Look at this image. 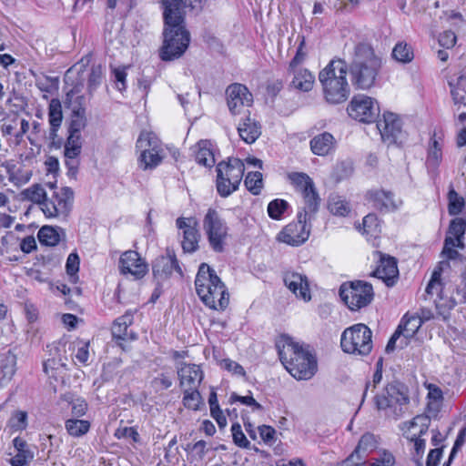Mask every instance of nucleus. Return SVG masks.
<instances>
[{
	"mask_svg": "<svg viewBox=\"0 0 466 466\" xmlns=\"http://www.w3.org/2000/svg\"><path fill=\"white\" fill-rule=\"evenodd\" d=\"M392 57L400 63H410L414 57L413 50L407 43L400 42L392 50Z\"/></svg>",
	"mask_w": 466,
	"mask_h": 466,
	"instance_id": "43",
	"label": "nucleus"
},
{
	"mask_svg": "<svg viewBox=\"0 0 466 466\" xmlns=\"http://www.w3.org/2000/svg\"><path fill=\"white\" fill-rule=\"evenodd\" d=\"M163 15L164 42L160 50V57L163 61H171L179 58L187 49L190 43V34L185 25V18L176 20L167 19Z\"/></svg>",
	"mask_w": 466,
	"mask_h": 466,
	"instance_id": "5",
	"label": "nucleus"
},
{
	"mask_svg": "<svg viewBox=\"0 0 466 466\" xmlns=\"http://www.w3.org/2000/svg\"><path fill=\"white\" fill-rule=\"evenodd\" d=\"M22 194L25 199L40 205L41 208H43V202L47 197V193L39 184H35L25 189Z\"/></svg>",
	"mask_w": 466,
	"mask_h": 466,
	"instance_id": "44",
	"label": "nucleus"
},
{
	"mask_svg": "<svg viewBox=\"0 0 466 466\" xmlns=\"http://www.w3.org/2000/svg\"><path fill=\"white\" fill-rule=\"evenodd\" d=\"M371 284L360 280L343 283L339 289V296L350 309L358 310L368 306L373 299Z\"/></svg>",
	"mask_w": 466,
	"mask_h": 466,
	"instance_id": "10",
	"label": "nucleus"
},
{
	"mask_svg": "<svg viewBox=\"0 0 466 466\" xmlns=\"http://www.w3.org/2000/svg\"><path fill=\"white\" fill-rule=\"evenodd\" d=\"M291 71L294 76L290 86L293 88L302 92H309L312 89L315 77L308 69H294Z\"/></svg>",
	"mask_w": 466,
	"mask_h": 466,
	"instance_id": "34",
	"label": "nucleus"
},
{
	"mask_svg": "<svg viewBox=\"0 0 466 466\" xmlns=\"http://www.w3.org/2000/svg\"><path fill=\"white\" fill-rule=\"evenodd\" d=\"M422 325V319L419 316L405 315L401 319L397 329L401 330V335L405 339L412 338Z\"/></svg>",
	"mask_w": 466,
	"mask_h": 466,
	"instance_id": "37",
	"label": "nucleus"
},
{
	"mask_svg": "<svg viewBox=\"0 0 466 466\" xmlns=\"http://www.w3.org/2000/svg\"><path fill=\"white\" fill-rule=\"evenodd\" d=\"M247 189L253 195H258L263 187L262 174L258 171L249 172L245 178Z\"/></svg>",
	"mask_w": 466,
	"mask_h": 466,
	"instance_id": "45",
	"label": "nucleus"
},
{
	"mask_svg": "<svg viewBox=\"0 0 466 466\" xmlns=\"http://www.w3.org/2000/svg\"><path fill=\"white\" fill-rule=\"evenodd\" d=\"M119 270L124 275L130 274L139 279L147 274L148 267L138 252L127 250L119 258Z\"/></svg>",
	"mask_w": 466,
	"mask_h": 466,
	"instance_id": "18",
	"label": "nucleus"
},
{
	"mask_svg": "<svg viewBox=\"0 0 466 466\" xmlns=\"http://www.w3.org/2000/svg\"><path fill=\"white\" fill-rule=\"evenodd\" d=\"M238 132L243 141L252 144L259 137L261 126L258 121L248 116L239 123Z\"/></svg>",
	"mask_w": 466,
	"mask_h": 466,
	"instance_id": "30",
	"label": "nucleus"
},
{
	"mask_svg": "<svg viewBox=\"0 0 466 466\" xmlns=\"http://www.w3.org/2000/svg\"><path fill=\"white\" fill-rule=\"evenodd\" d=\"M398 274L399 270L395 258L381 256L380 263L374 271V276L381 279L387 286H391L394 283V279L398 277Z\"/></svg>",
	"mask_w": 466,
	"mask_h": 466,
	"instance_id": "26",
	"label": "nucleus"
},
{
	"mask_svg": "<svg viewBox=\"0 0 466 466\" xmlns=\"http://www.w3.org/2000/svg\"><path fill=\"white\" fill-rule=\"evenodd\" d=\"M279 360L285 369L297 380H309L317 371V360L309 350L283 335L277 341Z\"/></svg>",
	"mask_w": 466,
	"mask_h": 466,
	"instance_id": "1",
	"label": "nucleus"
},
{
	"mask_svg": "<svg viewBox=\"0 0 466 466\" xmlns=\"http://www.w3.org/2000/svg\"><path fill=\"white\" fill-rule=\"evenodd\" d=\"M328 208L333 215L340 217L348 216L351 210L350 203L338 195L329 197Z\"/></svg>",
	"mask_w": 466,
	"mask_h": 466,
	"instance_id": "38",
	"label": "nucleus"
},
{
	"mask_svg": "<svg viewBox=\"0 0 466 466\" xmlns=\"http://www.w3.org/2000/svg\"><path fill=\"white\" fill-rule=\"evenodd\" d=\"M177 372L182 390L198 388L204 378L202 370L196 364L181 362Z\"/></svg>",
	"mask_w": 466,
	"mask_h": 466,
	"instance_id": "22",
	"label": "nucleus"
},
{
	"mask_svg": "<svg viewBox=\"0 0 466 466\" xmlns=\"http://www.w3.org/2000/svg\"><path fill=\"white\" fill-rule=\"evenodd\" d=\"M466 76H461L457 78L456 84L449 82L451 86V95L455 105L466 106Z\"/></svg>",
	"mask_w": 466,
	"mask_h": 466,
	"instance_id": "40",
	"label": "nucleus"
},
{
	"mask_svg": "<svg viewBox=\"0 0 466 466\" xmlns=\"http://www.w3.org/2000/svg\"><path fill=\"white\" fill-rule=\"evenodd\" d=\"M163 6V15H166L167 19L180 20L185 18V8H189L196 14L200 13L206 3V0H160Z\"/></svg>",
	"mask_w": 466,
	"mask_h": 466,
	"instance_id": "15",
	"label": "nucleus"
},
{
	"mask_svg": "<svg viewBox=\"0 0 466 466\" xmlns=\"http://www.w3.org/2000/svg\"><path fill=\"white\" fill-rule=\"evenodd\" d=\"M395 462L394 457L390 452H383L382 456L376 459L369 466H392Z\"/></svg>",
	"mask_w": 466,
	"mask_h": 466,
	"instance_id": "64",
	"label": "nucleus"
},
{
	"mask_svg": "<svg viewBox=\"0 0 466 466\" xmlns=\"http://www.w3.org/2000/svg\"><path fill=\"white\" fill-rule=\"evenodd\" d=\"M347 110L351 118L362 123L374 122L380 115L377 100L366 95L354 96Z\"/></svg>",
	"mask_w": 466,
	"mask_h": 466,
	"instance_id": "12",
	"label": "nucleus"
},
{
	"mask_svg": "<svg viewBox=\"0 0 466 466\" xmlns=\"http://www.w3.org/2000/svg\"><path fill=\"white\" fill-rule=\"evenodd\" d=\"M192 150L195 155V161L198 165L208 168L215 165L216 158L211 141L200 140L193 147Z\"/></svg>",
	"mask_w": 466,
	"mask_h": 466,
	"instance_id": "28",
	"label": "nucleus"
},
{
	"mask_svg": "<svg viewBox=\"0 0 466 466\" xmlns=\"http://www.w3.org/2000/svg\"><path fill=\"white\" fill-rule=\"evenodd\" d=\"M245 171L243 162L238 158H229L228 162L221 161L217 166V179L223 177L229 184H240Z\"/></svg>",
	"mask_w": 466,
	"mask_h": 466,
	"instance_id": "24",
	"label": "nucleus"
},
{
	"mask_svg": "<svg viewBox=\"0 0 466 466\" xmlns=\"http://www.w3.org/2000/svg\"><path fill=\"white\" fill-rule=\"evenodd\" d=\"M177 227L183 230L182 248L185 252L193 253L198 248L200 234L194 218H178Z\"/></svg>",
	"mask_w": 466,
	"mask_h": 466,
	"instance_id": "21",
	"label": "nucleus"
},
{
	"mask_svg": "<svg viewBox=\"0 0 466 466\" xmlns=\"http://www.w3.org/2000/svg\"><path fill=\"white\" fill-rule=\"evenodd\" d=\"M428 410L430 412L438 411L439 407L443 400L442 391L439 387L433 384H430L428 386Z\"/></svg>",
	"mask_w": 466,
	"mask_h": 466,
	"instance_id": "48",
	"label": "nucleus"
},
{
	"mask_svg": "<svg viewBox=\"0 0 466 466\" xmlns=\"http://www.w3.org/2000/svg\"><path fill=\"white\" fill-rule=\"evenodd\" d=\"M366 197L369 202L372 204V207L380 212H393L402 205V200L390 190H370Z\"/></svg>",
	"mask_w": 466,
	"mask_h": 466,
	"instance_id": "20",
	"label": "nucleus"
},
{
	"mask_svg": "<svg viewBox=\"0 0 466 466\" xmlns=\"http://www.w3.org/2000/svg\"><path fill=\"white\" fill-rule=\"evenodd\" d=\"M231 431H232L233 441L236 445H238L240 448H248L249 447L250 442L246 438L239 423H234L231 426Z\"/></svg>",
	"mask_w": 466,
	"mask_h": 466,
	"instance_id": "57",
	"label": "nucleus"
},
{
	"mask_svg": "<svg viewBox=\"0 0 466 466\" xmlns=\"http://www.w3.org/2000/svg\"><path fill=\"white\" fill-rule=\"evenodd\" d=\"M347 64L342 59L331 60L319 74L326 100L330 104L345 102L350 93L348 84Z\"/></svg>",
	"mask_w": 466,
	"mask_h": 466,
	"instance_id": "4",
	"label": "nucleus"
},
{
	"mask_svg": "<svg viewBox=\"0 0 466 466\" xmlns=\"http://www.w3.org/2000/svg\"><path fill=\"white\" fill-rule=\"evenodd\" d=\"M217 190L220 197L227 198L230 196L233 192H235L238 188L239 184L232 185L231 183L228 182L223 177H219V179H217Z\"/></svg>",
	"mask_w": 466,
	"mask_h": 466,
	"instance_id": "58",
	"label": "nucleus"
},
{
	"mask_svg": "<svg viewBox=\"0 0 466 466\" xmlns=\"http://www.w3.org/2000/svg\"><path fill=\"white\" fill-rule=\"evenodd\" d=\"M381 60L370 45L360 43L354 47L352 60L349 66L350 80L356 89L368 90L376 82Z\"/></svg>",
	"mask_w": 466,
	"mask_h": 466,
	"instance_id": "2",
	"label": "nucleus"
},
{
	"mask_svg": "<svg viewBox=\"0 0 466 466\" xmlns=\"http://www.w3.org/2000/svg\"><path fill=\"white\" fill-rule=\"evenodd\" d=\"M173 384L172 376L167 373H160L150 382V386L155 392L159 393L169 389Z\"/></svg>",
	"mask_w": 466,
	"mask_h": 466,
	"instance_id": "50",
	"label": "nucleus"
},
{
	"mask_svg": "<svg viewBox=\"0 0 466 466\" xmlns=\"http://www.w3.org/2000/svg\"><path fill=\"white\" fill-rule=\"evenodd\" d=\"M16 371V356L10 350L0 354V386L10 381Z\"/></svg>",
	"mask_w": 466,
	"mask_h": 466,
	"instance_id": "33",
	"label": "nucleus"
},
{
	"mask_svg": "<svg viewBox=\"0 0 466 466\" xmlns=\"http://www.w3.org/2000/svg\"><path fill=\"white\" fill-rule=\"evenodd\" d=\"M13 444L17 453L10 460L12 466H25L34 459V452L25 440L16 437L13 440Z\"/></svg>",
	"mask_w": 466,
	"mask_h": 466,
	"instance_id": "31",
	"label": "nucleus"
},
{
	"mask_svg": "<svg viewBox=\"0 0 466 466\" xmlns=\"http://www.w3.org/2000/svg\"><path fill=\"white\" fill-rule=\"evenodd\" d=\"M443 271V269L437 266L433 272H432V275H431V279L430 280V282L428 283L427 287H426V292L428 294H441V290H442V284H441V272Z\"/></svg>",
	"mask_w": 466,
	"mask_h": 466,
	"instance_id": "53",
	"label": "nucleus"
},
{
	"mask_svg": "<svg viewBox=\"0 0 466 466\" xmlns=\"http://www.w3.org/2000/svg\"><path fill=\"white\" fill-rule=\"evenodd\" d=\"M63 399L72 405V413L76 417H82L87 410V403L82 398H74L71 394H65Z\"/></svg>",
	"mask_w": 466,
	"mask_h": 466,
	"instance_id": "49",
	"label": "nucleus"
},
{
	"mask_svg": "<svg viewBox=\"0 0 466 466\" xmlns=\"http://www.w3.org/2000/svg\"><path fill=\"white\" fill-rule=\"evenodd\" d=\"M7 426L12 431H22L27 427V413L23 410H15L8 420Z\"/></svg>",
	"mask_w": 466,
	"mask_h": 466,
	"instance_id": "46",
	"label": "nucleus"
},
{
	"mask_svg": "<svg viewBox=\"0 0 466 466\" xmlns=\"http://www.w3.org/2000/svg\"><path fill=\"white\" fill-rule=\"evenodd\" d=\"M441 158V147L436 139V135L431 138V144L428 152V163L431 166H437Z\"/></svg>",
	"mask_w": 466,
	"mask_h": 466,
	"instance_id": "54",
	"label": "nucleus"
},
{
	"mask_svg": "<svg viewBox=\"0 0 466 466\" xmlns=\"http://www.w3.org/2000/svg\"><path fill=\"white\" fill-rule=\"evenodd\" d=\"M2 167L5 168L9 180L15 186L25 184L31 178L32 173L30 171L17 167L16 165L11 161L3 162Z\"/></svg>",
	"mask_w": 466,
	"mask_h": 466,
	"instance_id": "35",
	"label": "nucleus"
},
{
	"mask_svg": "<svg viewBox=\"0 0 466 466\" xmlns=\"http://www.w3.org/2000/svg\"><path fill=\"white\" fill-rule=\"evenodd\" d=\"M374 400L378 410L389 409L393 419L398 420L410 403L409 389L399 380L390 381L382 391L374 397Z\"/></svg>",
	"mask_w": 466,
	"mask_h": 466,
	"instance_id": "6",
	"label": "nucleus"
},
{
	"mask_svg": "<svg viewBox=\"0 0 466 466\" xmlns=\"http://www.w3.org/2000/svg\"><path fill=\"white\" fill-rule=\"evenodd\" d=\"M454 247H457L455 239L452 237H446L442 254L445 255L448 259H455L459 256V252L453 248Z\"/></svg>",
	"mask_w": 466,
	"mask_h": 466,
	"instance_id": "60",
	"label": "nucleus"
},
{
	"mask_svg": "<svg viewBox=\"0 0 466 466\" xmlns=\"http://www.w3.org/2000/svg\"><path fill=\"white\" fill-rule=\"evenodd\" d=\"M291 184L299 191L305 202L303 209H308L309 213H316L320 198L316 191L314 182L309 175L303 172H292L288 175Z\"/></svg>",
	"mask_w": 466,
	"mask_h": 466,
	"instance_id": "14",
	"label": "nucleus"
},
{
	"mask_svg": "<svg viewBox=\"0 0 466 466\" xmlns=\"http://www.w3.org/2000/svg\"><path fill=\"white\" fill-rule=\"evenodd\" d=\"M289 208V203L284 199H274L268 205V214L273 219H280L282 214Z\"/></svg>",
	"mask_w": 466,
	"mask_h": 466,
	"instance_id": "51",
	"label": "nucleus"
},
{
	"mask_svg": "<svg viewBox=\"0 0 466 466\" xmlns=\"http://www.w3.org/2000/svg\"><path fill=\"white\" fill-rule=\"evenodd\" d=\"M136 147L140 151L137 162L142 170H151L161 164L164 150L161 141L154 133L142 131L137 140Z\"/></svg>",
	"mask_w": 466,
	"mask_h": 466,
	"instance_id": "8",
	"label": "nucleus"
},
{
	"mask_svg": "<svg viewBox=\"0 0 466 466\" xmlns=\"http://www.w3.org/2000/svg\"><path fill=\"white\" fill-rule=\"evenodd\" d=\"M38 240L46 246H56L60 241V235L57 228L51 226L42 227L37 233Z\"/></svg>",
	"mask_w": 466,
	"mask_h": 466,
	"instance_id": "41",
	"label": "nucleus"
},
{
	"mask_svg": "<svg viewBox=\"0 0 466 466\" xmlns=\"http://www.w3.org/2000/svg\"><path fill=\"white\" fill-rule=\"evenodd\" d=\"M372 332L365 324L347 328L341 335L340 346L344 352L367 356L372 350Z\"/></svg>",
	"mask_w": 466,
	"mask_h": 466,
	"instance_id": "7",
	"label": "nucleus"
},
{
	"mask_svg": "<svg viewBox=\"0 0 466 466\" xmlns=\"http://www.w3.org/2000/svg\"><path fill=\"white\" fill-rule=\"evenodd\" d=\"M313 213L303 209L298 214V221L287 225L278 235V239L290 246L303 244L309 236V229L307 228L308 217L310 218Z\"/></svg>",
	"mask_w": 466,
	"mask_h": 466,
	"instance_id": "13",
	"label": "nucleus"
},
{
	"mask_svg": "<svg viewBox=\"0 0 466 466\" xmlns=\"http://www.w3.org/2000/svg\"><path fill=\"white\" fill-rule=\"evenodd\" d=\"M183 404L186 408L197 410L199 409L201 403V395L198 391V388L192 390H183Z\"/></svg>",
	"mask_w": 466,
	"mask_h": 466,
	"instance_id": "47",
	"label": "nucleus"
},
{
	"mask_svg": "<svg viewBox=\"0 0 466 466\" xmlns=\"http://www.w3.org/2000/svg\"><path fill=\"white\" fill-rule=\"evenodd\" d=\"M465 220L461 218H457L451 221L447 237H452L455 239V242H457V247L460 248H463L464 244L462 242V238L465 234Z\"/></svg>",
	"mask_w": 466,
	"mask_h": 466,
	"instance_id": "39",
	"label": "nucleus"
},
{
	"mask_svg": "<svg viewBox=\"0 0 466 466\" xmlns=\"http://www.w3.org/2000/svg\"><path fill=\"white\" fill-rule=\"evenodd\" d=\"M103 79V67L100 65L92 66L88 77V90L94 91L101 84Z\"/></svg>",
	"mask_w": 466,
	"mask_h": 466,
	"instance_id": "56",
	"label": "nucleus"
},
{
	"mask_svg": "<svg viewBox=\"0 0 466 466\" xmlns=\"http://www.w3.org/2000/svg\"><path fill=\"white\" fill-rule=\"evenodd\" d=\"M85 100L84 96H77V105L72 107V114L70 117V124L68 127V133L81 135V131L85 129L87 125V118L86 116V108L82 105Z\"/></svg>",
	"mask_w": 466,
	"mask_h": 466,
	"instance_id": "29",
	"label": "nucleus"
},
{
	"mask_svg": "<svg viewBox=\"0 0 466 466\" xmlns=\"http://www.w3.org/2000/svg\"><path fill=\"white\" fill-rule=\"evenodd\" d=\"M66 429L69 435L81 437L88 432L90 422L86 420L69 419L66 421Z\"/></svg>",
	"mask_w": 466,
	"mask_h": 466,
	"instance_id": "42",
	"label": "nucleus"
},
{
	"mask_svg": "<svg viewBox=\"0 0 466 466\" xmlns=\"http://www.w3.org/2000/svg\"><path fill=\"white\" fill-rule=\"evenodd\" d=\"M133 322V315L126 313L117 318L112 326V335L116 340L132 341L137 339V334L128 330V327Z\"/></svg>",
	"mask_w": 466,
	"mask_h": 466,
	"instance_id": "27",
	"label": "nucleus"
},
{
	"mask_svg": "<svg viewBox=\"0 0 466 466\" xmlns=\"http://www.w3.org/2000/svg\"><path fill=\"white\" fill-rule=\"evenodd\" d=\"M63 121V112L61 102L57 98L51 99L48 106V122L50 125L49 139L53 145L59 146L61 139L58 137L57 131Z\"/></svg>",
	"mask_w": 466,
	"mask_h": 466,
	"instance_id": "25",
	"label": "nucleus"
},
{
	"mask_svg": "<svg viewBox=\"0 0 466 466\" xmlns=\"http://www.w3.org/2000/svg\"><path fill=\"white\" fill-rule=\"evenodd\" d=\"M376 448V439L371 433H365L361 436L359 443L354 451L349 457V460H352L354 457L361 460L369 452L372 451Z\"/></svg>",
	"mask_w": 466,
	"mask_h": 466,
	"instance_id": "36",
	"label": "nucleus"
},
{
	"mask_svg": "<svg viewBox=\"0 0 466 466\" xmlns=\"http://www.w3.org/2000/svg\"><path fill=\"white\" fill-rule=\"evenodd\" d=\"M457 41V36L454 32L448 30L440 35L439 44L445 48H451Z\"/></svg>",
	"mask_w": 466,
	"mask_h": 466,
	"instance_id": "61",
	"label": "nucleus"
},
{
	"mask_svg": "<svg viewBox=\"0 0 466 466\" xmlns=\"http://www.w3.org/2000/svg\"><path fill=\"white\" fill-rule=\"evenodd\" d=\"M286 287L299 299L309 301L311 299L309 284L306 275L287 271L283 277Z\"/></svg>",
	"mask_w": 466,
	"mask_h": 466,
	"instance_id": "23",
	"label": "nucleus"
},
{
	"mask_svg": "<svg viewBox=\"0 0 466 466\" xmlns=\"http://www.w3.org/2000/svg\"><path fill=\"white\" fill-rule=\"evenodd\" d=\"M378 218L374 214H368L363 218V232L373 236L379 232Z\"/></svg>",
	"mask_w": 466,
	"mask_h": 466,
	"instance_id": "59",
	"label": "nucleus"
},
{
	"mask_svg": "<svg viewBox=\"0 0 466 466\" xmlns=\"http://www.w3.org/2000/svg\"><path fill=\"white\" fill-rule=\"evenodd\" d=\"M377 128L383 142L394 144L401 135V121L396 114L385 112L377 121Z\"/></svg>",
	"mask_w": 466,
	"mask_h": 466,
	"instance_id": "19",
	"label": "nucleus"
},
{
	"mask_svg": "<svg viewBox=\"0 0 466 466\" xmlns=\"http://www.w3.org/2000/svg\"><path fill=\"white\" fill-rule=\"evenodd\" d=\"M203 229L213 251L222 253L228 236V227L216 209L209 208L206 213Z\"/></svg>",
	"mask_w": 466,
	"mask_h": 466,
	"instance_id": "9",
	"label": "nucleus"
},
{
	"mask_svg": "<svg viewBox=\"0 0 466 466\" xmlns=\"http://www.w3.org/2000/svg\"><path fill=\"white\" fill-rule=\"evenodd\" d=\"M116 436L117 438H129L131 439L134 442H138L139 441V433L137 432V431L133 428V427H125V428H122V429H118L116 432Z\"/></svg>",
	"mask_w": 466,
	"mask_h": 466,
	"instance_id": "63",
	"label": "nucleus"
},
{
	"mask_svg": "<svg viewBox=\"0 0 466 466\" xmlns=\"http://www.w3.org/2000/svg\"><path fill=\"white\" fill-rule=\"evenodd\" d=\"M227 103L229 111L239 114L242 107L250 106L253 103V96L248 87L239 83L229 85L226 89Z\"/></svg>",
	"mask_w": 466,
	"mask_h": 466,
	"instance_id": "17",
	"label": "nucleus"
},
{
	"mask_svg": "<svg viewBox=\"0 0 466 466\" xmlns=\"http://www.w3.org/2000/svg\"><path fill=\"white\" fill-rule=\"evenodd\" d=\"M196 290L203 303L210 309L224 310L229 302V294L216 271L207 263L200 264L195 279Z\"/></svg>",
	"mask_w": 466,
	"mask_h": 466,
	"instance_id": "3",
	"label": "nucleus"
},
{
	"mask_svg": "<svg viewBox=\"0 0 466 466\" xmlns=\"http://www.w3.org/2000/svg\"><path fill=\"white\" fill-rule=\"evenodd\" d=\"M154 279L160 283L167 280L175 271L180 277L183 276L182 269L174 252L167 250L166 255L158 256L152 264Z\"/></svg>",
	"mask_w": 466,
	"mask_h": 466,
	"instance_id": "16",
	"label": "nucleus"
},
{
	"mask_svg": "<svg viewBox=\"0 0 466 466\" xmlns=\"http://www.w3.org/2000/svg\"><path fill=\"white\" fill-rule=\"evenodd\" d=\"M450 215H458L462 211L464 207V199L461 198L454 189H451L448 193Z\"/></svg>",
	"mask_w": 466,
	"mask_h": 466,
	"instance_id": "52",
	"label": "nucleus"
},
{
	"mask_svg": "<svg viewBox=\"0 0 466 466\" xmlns=\"http://www.w3.org/2000/svg\"><path fill=\"white\" fill-rule=\"evenodd\" d=\"M335 138L329 132L315 136L310 140L311 151L318 156H327L335 147Z\"/></svg>",
	"mask_w": 466,
	"mask_h": 466,
	"instance_id": "32",
	"label": "nucleus"
},
{
	"mask_svg": "<svg viewBox=\"0 0 466 466\" xmlns=\"http://www.w3.org/2000/svg\"><path fill=\"white\" fill-rule=\"evenodd\" d=\"M114 76H115V82H116V87L119 91H123L126 89V79H127V72L125 67H118L114 68L113 70Z\"/></svg>",
	"mask_w": 466,
	"mask_h": 466,
	"instance_id": "62",
	"label": "nucleus"
},
{
	"mask_svg": "<svg viewBox=\"0 0 466 466\" xmlns=\"http://www.w3.org/2000/svg\"><path fill=\"white\" fill-rule=\"evenodd\" d=\"M410 441L414 442V454L413 460L417 466H423L422 464V456L426 448V441L423 439H420L414 433L410 438Z\"/></svg>",
	"mask_w": 466,
	"mask_h": 466,
	"instance_id": "55",
	"label": "nucleus"
},
{
	"mask_svg": "<svg viewBox=\"0 0 466 466\" xmlns=\"http://www.w3.org/2000/svg\"><path fill=\"white\" fill-rule=\"evenodd\" d=\"M74 191L71 187H64L52 191L43 202L42 211L46 218H66L73 207Z\"/></svg>",
	"mask_w": 466,
	"mask_h": 466,
	"instance_id": "11",
	"label": "nucleus"
}]
</instances>
